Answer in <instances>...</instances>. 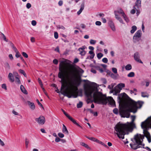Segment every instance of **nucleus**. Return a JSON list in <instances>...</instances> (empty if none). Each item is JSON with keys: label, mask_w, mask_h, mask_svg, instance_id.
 Masks as SVG:
<instances>
[{"label": "nucleus", "mask_w": 151, "mask_h": 151, "mask_svg": "<svg viewBox=\"0 0 151 151\" xmlns=\"http://www.w3.org/2000/svg\"><path fill=\"white\" fill-rule=\"evenodd\" d=\"M93 84L94 88H89L85 90V94L87 98V103L94 102L95 103L106 105L109 101L111 106H116L115 101L112 97H109V99L107 98L106 95L98 91L96 83L93 82Z\"/></svg>", "instance_id": "obj_1"}, {"label": "nucleus", "mask_w": 151, "mask_h": 151, "mask_svg": "<svg viewBox=\"0 0 151 151\" xmlns=\"http://www.w3.org/2000/svg\"><path fill=\"white\" fill-rule=\"evenodd\" d=\"M71 62L67 59H64L63 60L60 61L59 64V70L60 72L58 74L59 78H60L61 80L60 82L61 83V93L64 96H67L69 98L72 97L76 98L77 96L75 95L71 91H67V89L65 90L64 89L66 87L64 83L65 80V70L70 65Z\"/></svg>", "instance_id": "obj_2"}, {"label": "nucleus", "mask_w": 151, "mask_h": 151, "mask_svg": "<svg viewBox=\"0 0 151 151\" xmlns=\"http://www.w3.org/2000/svg\"><path fill=\"white\" fill-rule=\"evenodd\" d=\"M127 97L129 99L128 103L130 108L129 111L128 110H122L119 112V114L122 117H129L130 114L129 112L135 113L137 111L138 108H140L142 106L144 102L141 101H138L136 102L130 98L128 95L125 93H121L118 96L117 98L120 100L122 99L123 97Z\"/></svg>", "instance_id": "obj_3"}, {"label": "nucleus", "mask_w": 151, "mask_h": 151, "mask_svg": "<svg viewBox=\"0 0 151 151\" xmlns=\"http://www.w3.org/2000/svg\"><path fill=\"white\" fill-rule=\"evenodd\" d=\"M134 122L132 120L131 122H127L125 124H122L119 122L115 125L114 129L119 138L124 139L125 134H128L129 132H132L133 131L134 128L135 127Z\"/></svg>", "instance_id": "obj_4"}, {"label": "nucleus", "mask_w": 151, "mask_h": 151, "mask_svg": "<svg viewBox=\"0 0 151 151\" xmlns=\"http://www.w3.org/2000/svg\"><path fill=\"white\" fill-rule=\"evenodd\" d=\"M144 138V136L140 134H137L134 136V139L136 144H130L131 148L134 150H136L137 148L142 147L140 145H142V142Z\"/></svg>", "instance_id": "obj_5"}, {"label": "nucleus", "mask_w": 151, "mask_h": 151, "mask_svg": "<svg viewBox=\"0 0 151 151\" xmlns=\"http://www.w3.org/2000/svg\"><path fill=\"white\" fill-rule=\"evenodd\" d=\"M141 127L143 129V133L145 135L148 134V133H149L148 130L150 128L151 129V116L142 122Z\"/></svg>", "instance_id": "obj_6"}, {"label": "nucleus", "mask_w": 151, "mask_h": 151, "mask_svg": "<svg viewBox=\"0 0 151 151\" xmlns=\"http://www.w3.org/2000/svg\"><path fill=\"white\" fill-rule=\"evenodd\" d=\"M61 110L63 111L64 115L74 124L80 127V128H82V127L81 125H80L77 122L75 119H74L71 116L68 115V114L63 109H62Z\"/></svg>", "instance_id": "obj_7"}, {"label": "nucleus", "mask_w": 151, "mask_h": 151, "mask_svg": "<svg viewBox=\"0 0 151 151\" xmlns=\"http://www.w3.org/2000/svg\"><path fill=\"white\" fill-rule=\"evenodd\" d=\"M142 31L141 29L137 30L135 33L133 37L134 40L136 41H138L142 35Z\"/></svg>", "instance_id": "obj_8"}, {"label": "nucleus", "mask_w": 151, "mask_h": 151, "mask_svg": "<svg viewBox=\"0 0 151 151\" xmlns=\"http://www.w3.org/2000/svg\"><path fill=\"white\" fill-rule=\"evenodd\" d=\"M75 76V75L74 72L72 71L70 72V74L68 76V78L71 81V84L73 86L75 84V80L74 79L73 81V79H74Z\"/></svg>", "instance_id": "obj_9"}, {"label": "nucleus", "mask_w": 151, "mask_h": 151, "mask_svg": "<svg viewBox=\"0 0 151 151\" xmlns=\"http://www.w3.org/2000/svg\"><path fill=\"white\" fill-rule=\"evenodd\" d=\"M35 120L39 124L43 125L45 122V119L43 116H40L38 118H36Z\"/></svg>", "instance_id": "obj_10"}, {"label": "nucleus", "mask_w": 151, "mask_h": 151, "mask_svg": "<svg viewBox=\"0 0 151 151\" xmlns=\"http://www.w3.org/2000/svg\"><path fill=\"white\" fill-rule=\"evenodd\" d=\"M134 58L136 61L141 63H143L142 62L140 59V55L138 52H136L134 54Z\"/></svg>", "instance_id": "obj_11"}, {"label": "nucleus", "mask_w": 151, "mask_h": 151, "mask_svg": "<svg viewBox=\"0 0 151 151\" xmlns=\"http://www.w3.org/2000/svg\"><path fill=\"white\" fill-rule=\"evenodd\" d=\"M108 24L109 26H110L112 30L114 31H115L116 30V29L113 21L111 20H109Z\"/></svg>", "instance_id": "obj_12"}, {"label": "nucleus", "mask_w": 151, "mask_h": 151, "mask_svg": "<svg viewBox=\"0 0 151 151\" xmlns=\"http://www.w3.org/2000/svg\"><path fill=\"white\" fill-rule=\"evenodd\" d=\"M141 6V1L140 0H137L135 3V6H134V8L136 9V6L137 8H139Z\"/></svg>", "instance_id": "obj_13"}, {"label": "nucleus", "mask_w": 151, "mask_h": 151, "mask_svg": "<svg viewBox=\"0 0 151 151\" xmlns=\"http://www.w3.org/2000/svg\"><path fill=\"white\" fill-rule=\"evenodd\" d=\"M117 13H119L120 14H121L122 16L124 15L125 14L124 11H123V10L121 9H120L118 10L115 11H114V14L115 16V14H116V15H118L117 14Z\"/></svg>", "instance_id": "obj_14"}, {"label": "nucleus", "mask_w": 151, "mask_h": 151, "mask_svg": "<svg viewBox=\"0 0 151 151\" xmlns=\"http://www.w3.org/2000/svg\"><path fill=\"white\" fill-rule=\"evenodd\" d=\"M110 89V93H113L114 92V95H116L117 93L120 92V91L119 90H117L116 87H115L114 88V89Z\"/></svg>", "instance_id": "obj_15"}, {"label": "nucleus", "mask_w": 151, "mask_h": 151, "mask_svg": "<svg viewBox=\"0 0 151 151\" xmlns=\"http://www.w3.org/2000/svg\"><path fill=\"white\" fill-rule=\"evenodd\" d=\"M28 104L30 106V107L32 110H34L35 108V107L34 103L31 102L29 101H27Z\"/></svg>", "instance_id": "obj_16"}, {"label": "nucleus", "mask_w": 151, "mask_h": 151, "mask_svg": "<svg viewBox=\"0 0 151 151\" xmlns=\"http://www.w3.org/2000/svg\"><path fill=\"white\" fill-rule=\"evenodd\" d=\"M125 87V85L124 83H120L117 85V86H116L115 87H116V89L117 90H119L120 91L121 89Z\"/></svg>", "instance_id": "obj_17"}, {"label": "nucleus", "mask_w": 151, "mask_h": 151, "mask_svg": "<svg viewBox=\"0 0 151 151\" xmlns=\"http://www.w3.org/2000/svg\"><path fill=\"white\" fill-rule=\"evenodd\" d=\"M0 38L1 40H3L6 42H8V40L6 39L5 35L1 32H0Z\"/></svg>", "instance_id": "obj_18"}, {"label": "nucleus", "mask_w": 151, "mask_h": 151, "mask_svg": "<svg viewBox=\"0 0 151 151\" xmlns=\"http://www.w3.org/2000/svg\"><path fill=\"white\" fill-rule=\"evenodd\" d=\"M8 77L11 82H13L14 81V76L12 73H9L8 76Z\"/></svg>", "instance_id": "obj_19"}, {"label": "nucleus", "mask_w": 151, "mask_h": 151, "mask_svg": "<svg viewBox=\"0 0 151 151\" xmlns=\"http://www.w3.org/2000/svg\"><path fill=\"white\" fill-rule=\"evenodd\" d=\"M84 8V3H82L81 6V8L79 11L77 12V14L78 15H79L82 12Z\"/></svg>", "instance_id": "obj_20"}, {"label": "nucleus", "mask_w": 151, "mask_h": 151, "mask_svg": "<svg viewBox=\"0 0 151 151\" xmlns=\"http://www.w3.org/2000/svg\"><path fill=\"white\" fill-rule=\"evenodd\" d=\"M85 137L87 138V139H88L92 141H93V142H96L97 143H98V142H99V140L96 139V138H94V137H88V136H85Z\"/></svg>", "instance_id": "obj_21"}, {"label": "nucleus", "mask_w": 151, "mask_h": 151, "mask_svg": "<svg viewBox=\"0 0 151 151\" xmlns=\"http://www.w3.org/2000/svg\"><path fill=\"white\" fill-rule=\"evenodd\" d=\"M20 89L21 91L24 94H27L28 93L27 91L22 85H21L20 87Z\"/></svg>", "instance_id": "obj_22"}, {"label": "nucleus", "mask_w": 151, "mask_h": 151, "mask_svg": "<svg viewBox=\"0 0 151 151\" xmlns=\"http://www.w3.org/2000/svg\"><path fill=\"white\" fill-rule=\"evenodd\" d=\"M62 132L63 133L67 134H68L69 132L66 126L63 124Z\"/></svg>", "instance_id": "obj_23"}, {"label": "nucleus", "mask_w": 151, "mask_h": 151, "mask_svg": "<svg viewBox=\"0 0 151 151\" xmlns=\"http://www.w3.org/2000/svg\"><path fill=\"white\" fill-rule=\"evenodd\" d=\"M78 50L80 51V54L82 56H84L86 54V51L85 50H82L81 47L79 48Z\"/></svg>", "instance_id": "obj_24"}, {"label": "nucleus", "mask_w": 151, "mask_h": 151, "mask_svg": "<svg viewBox=\"0 0 151 151\" xmlns=\"http://www.w3.org/2000/svg\"><path fill=\"white\" fill-rule=\"evenodd\" d=\"M137 27L135 25L133 26L132 27V29L130 31V33L131 34H133L137 30Z\"/></svg>", "instance_id": "obj_25"}, {"label": "nucleus", "mask_w": 151, "mask_h": 151, "mask_svg": "<svg viewBox=\"0 0 151 151\" xmlns=\"http://www.w3.org/2000/svg\"><path fill=\"white\" fill-rule=\"evenodd\" d=\"M115 17L117 20H119L121 23L123 24H124L123 20L121 17L118 16V15H116L115 14Z\"/></svg>", "instance_id": "obj_26"}, {"label": "nucleus", "mask_w": 151, "mask_h": 151, "mask_svg": "<svg viewBox=\"0 0 151 151\" xmlns=\"http://www.w3.org/2000/svg\"><path fill=\"white\" fill-rule=\"evenodd\" d=\"M147 134H145V137L147 138L148 142L150 143L151 142V136L150 133H148Z\"/></svg>", "instance_id": "obj_27"}, {"label": "nucleus", "mask_w": 151, "mask_h": 151, "mask_svg": "<svg viewBox=\"0 0 151 151\" xmlns=\"http://www.w3.org/2000/svg\"><path fill=\"white\" fill-rule=\"evenodd\" d=\"M149 95L147 92H142L141 96L143 97H148Z\"/></svg>", "instance_id": "obj_28"}, {"label": "nucleus", "mask_w": 151, "mask_h": 151, "mask_svg": "<svg viewBox=\"0 0 151 151\" xmlns=\"http://www.w3.org/2000/svg\"><path fill=\"white\" fill-rule=\"evenodd\" d=\"M118 76L119 75L118 74H114L112 73L111 75V77L114 79H116L117 77H118Z\"/></svg>", "instance_id": "obj_29"}, {"label": "nucleus", "mask_w": 151, "mask_h": 151, "mask_svg": "<svg viewBox=\"0 0 151 151\" xmlns=\"http://www.w3.org/2000/svg\"><path fill=\"white\" fill-rule=\"evenodd\" d=\"M125 69L127 70H129L132 69V65L130 64H127L125 66Z\"/></svg>", "instance_id": "obj_30"}, {"label": "nucleus", "mask_w": 151, "mask_h": 151, "mask_svg": "<svg viewBox=\"0 0 151 151\" xmlns=\"http://www.w3.org/2000/svg\"><path fill=\"white\" fill-rule=\"evenodd\" d=\"M89 53L91 55V56H90V58L91 59H93L95 55L94 52L90 50L89 52Z\"/></svg>", "instance_id": "obj_31"}, {"label": "nucleus", "mask_w": 151, "mask_h": 151, "mask_svg": "<svg viewBox=\"0 0 151 151\" xmlns=\"http://www.w3.org/2000/svg\"><path fill=\"white\" fill-rule=\"evenodd\" d=\"M135 74L134 72H131L127 75V76L129 77H132L134 76Z\"/></svg>", "instance_id": "obj_32"}, {"label": "nucleus", "mask_w": 151, "mask_h": 151, "mask_svg": "<svg viewBox=\"0 0 151 151\" xmlns=\"http://www.w3.org/2000/svg\"><path fill=\"white\" fill-rule=\"evenodd\" d=\"M29 143V141L27 138L25 139V147L26 148H27L28 147V145Z\"/></svg>", "instance_id": "obj_33"}, {"label": "nucleus", "mask_w": 151, "mask_h": 151, "mask_svg": "<svg viewBox=\"0 0 151 151\" xmlns=\"http://www.w3.org/2000/svg\"><path fill=\"white\" fill-rule=\"evenodd\" d=\"M83 106V103L81 101H80L79 103L77 104V107L78 108H81Z\"/></svg>", "instance_id": "obj_34"}, {"label": "nucleus", "mask_w": 151, "mask_h": 151, "mask_svg": "<svg viewBox=\"0 0 151 151\" xmlns=\"http://www.w3.org/2000/svg\"><path fill=\"white\" fill-rule=\"evenodd\" d=\"M123 17L124 20L127 22H129V19L127 17L126 15L125 14L124 15H123Z\"/></svg>", "instance_id": "obj_35"}, {"label": "nucleus", "mask_w": 151, "mask_h": 151, "mask_svg": "<svg viewBox=\"0 0 151 151\" xmlns=\"http://www.w3.org/2000/svg\"><path fill=\"white\" fill-rule=\"evenodd\" d=\"M81 145L87 149L90 148L89 147L87 144H86V143L84 142H81Z\"/></svg>", "instance_id": "obj_36"}, {"label": "nucleus", "mask_w": 151, "mask_h": 151, "mask_svg": "<svg viewBox=\"0 0 151 151\" xmlns=\"http://www.w3.org/2000/svg\"><path fill=\"white\" fill-rule=\"evenodd\" d=\"M103 54L101 53H99L97 54V57L98 59H100L103 56Z\"/></svg>", "instance_id": "obj_37"}, {"label": "nucleus", "mask_w": 151, "mask_h": 151, "mask_svg": "<svg viewBox=\"0 0 151 151\" xmlns=\"http://www.w3.org/2000/svg\"><path fill=\"white\" fill-rule=\"evenodd\" d=\"M114 84L112 83L110 85H109L108 86V88L109 89H114Z\"/></svg>", "instance_id": "obj_38"}, {"label": "nucleus", "mask_w": 151, "mask_h": 151, "mask_svg": "<svg viewBox=\"0 0 151 151\" xmlns=\"http://www.w3.org/2000/svg\"><path fill=\"white\" fill-rule=\"evenodd\" d=\"M112 72L115 74H118L117 72V69L115 68H112Z\"/></svg>", "instance_id": "obj_39"}, {"label": "nucleus", "mask_w": 151, "mask_h": 151, "mask_svg": "<svg viewBox=\"0 0 151 151\" xmlns=\"http://www.w3.org/2000/svg\"><path fill=\"white\" fill-rule=\"evenodd\" d=\"M96 42L95 40L91 39L90 40V43L91 45H95Z\"/></svg>", "instance_id": "obj_40"}, {"label": "nucleus", "mask_w": 151, "mask_h": 151, "mask_svg": "<svg viewBox=\"0 0 151 151\" xmlns=\"http://www.w3.org/2000/svg\"><path fill=\"white\" fill-rule=\"evenodd\" d=\"M113 112L116 114H118V109L116 108H115L113 110Z\"/></svg>", "instance_id": "obj_41"}, {"label": "nucleus", "mask_w": 151, "mask_h": 151, "mask_svg": "<svg viewBox=\"0 0 151 151\" xmlns=\"http://www.w3.org/2000/svg\"><path fill=\"white\" fill-rule=\"evenodd\" d=\"M22 55L25 58H28V55L24 52H22Z\"/></svg>", "instance_id": "obj_42"}, {"label": "nucleus", "mask_w": 151, "mask_h": 151, "mask_svg": "<svg viewBox=\"0 0 151 151\" xmlns=\"http://www.w3.org/2000/svg\"><path fill=\"white\" fill-rule=\"evenodd\" d=\"M12 74H13V76H14V77H15V78L18 77V76H19V75H18L17 72H16V71L14 72H13V73Z\"/></svg>", "instance_id": "obj_43"}, {"label": "nucleus", "mask_w": 151, "mask_h": 151, "mask_svg": "<svg viewBox=\"0 0 151 151\" xmlns=\"http://www.w3.org/2000/svg\"><path fill=\"white\" fill-rule=\"evenodd\" d=\"M15 82L19 84L21 83L18 77L15 78Z\"/></svg>", "instance_id": "obj_44"}, {"label": "nucleus", "mask_w": 151, "mask_h": 151, "mask_svg": "<svg viewBox=\"0 0 151 151\" xmlns=\"http://www.w3.org/2000/svg\"><path fill=\"white\" fill-rule=\"evenodd\" d=\"M58 135L59 137L61 138H62L64 137V134L60 132L58 134Z\"/></svg>", "instance_id": "obj_45"}, {"label": "nucleus", "mask_w": 151, "mask_h": 151, "mask_svg": "<svg viewBox=\"0 0 151 151\" xmlns=\"http://www.w3.org/2000/svg\"><path fill=\"white\" fill-rule=\"evenodd\" d=\"M102 61L105 63H107L108 61V59L107 58H104L102 59Z\"/></svg>", "instance_id": "obj_46"}, {"label": "nucleus", "mask_w": 151, "mask_h": 151, "mask_svg": "<svg viewBox=\"0 0 151 151\" xmlns=\"http://www.w3.org/2000/svg\"><path fill=\"white\" fill-rule=\"evenodd\" d=\"M54 37L55 39H57L58 37V35L57 32H54Z\"/></svg>", "instance_id": "obj_47"}, {"label": "nucleus", "mask_w": 151, "mask_h": 151, "mask_svg": "<svg viewBox=\"0 0 151 151\" xmlns=\"http://www.w3.org/2000/svg\"><path fill=\"white\" fill-rule=\"evenodd\" d=\"M98 143H99L101 144V145H103L105 147H108V146L106 145L104 143H103L102 142L99 141V142H98Z\"/></svg>", "instance_id": "obj_48"}, {"label": "nucleus", "mask_w": 151, "mask_h": 151, "mask_svg": "<svg viewBox=\"0 0 151 151\" xmlns=\"http://www.w3.org/2000/svg\"><path fill=\"white\" fill-rule=\"evenodd\" d=\"M57 27L59 29H65V27L62 25H58L57 26Z\"/></svg>", "instance_id": "obj_49"}, {"label": "nucleus", "mask_w": 151, "mask_h": 151, "mask_svg": "<svg viewBox=\"0 0 151 151\" xmlns=\"http://www.w3.org/2000/svg\"><path fill=\"white\" fill-rule=\"evenodd\" d=\"M95 24L96 25L100 26L101 24V23L100 21H97L96 22Z\"/></svg>", "instance_id": "obj_50"}, {"label": "nucleus", "mask_w": 151, "mask_h": 151, "mask_svg": "<svg viewBox=\"0 0 151 151\" xmlns=\"http://www.w3.org/2000/svg\"><path fill=\"white\" fill-rule=\"evenodd\" d=\"M1 87L2 88L5 89V90H7V87L6 84H3L1 85Z\"/></svg>", "instance_id": "obj_51"}, {"label": "nucleus", "mask_w": 151, "mask_h": 151, "mask_svg": "<svg viewBox=\"0 0 151 151\" xmlns=\"http://www.w3.org/2000/svg\"><path fill=\"white\" fill-rule=\"evenodd\" d=\"M31 24L33 26H35L36 25L37 22L35 20H33L32 21Z\"/></svg>", "instance_id": "obj_52"}, {"label": "nucleus", "mask_w": 151, "mask_h": 151, "mask_svg": "<svg viewBox=\"0 0 151 151\" xmlns=\"http://www.w3.org/2000/svg\"><path fill=\"white\" fill-rule=\"evenodd\" d=\"M53 62L55 64L57 65L58 63V61L57 59H55L53 60Z\"/></svg>", "instance_id": "obj_53"}, {"label": "nucleus", "mask_w": 151, "mask_h": 151, "mask_svg": "<svg viewBox=\"0 0 151 151\" xmlns=\"http://www.w3.org/2000/svg\"><path fill=\"white\" fill-rule=\"evenodd\" d=\"M37 101L38 103V104L43 109H44V107L42 105V104L40 102L39 100L38 99L37 100Z\"/></svg>", "instance_id": "obj_54"}, {"label": "nucleus", "mask_w": 151, "mask_h": 151, "mask_svg": "<svg viewBox=\"0 0 151 151\" xmlns=\"http://www.w3.org/2000/svg\"><path fill=\"white\" fill-rule=\"evenodd\" d=\"M31 6V4L29 3H27L26 4V7L27 8L29 9Z\"/></svg>", "instance_id": "obj_55"}, {"label": "nucleus", "mask_w": 151, "mask_h": 151, "mask_svg": "<svg viewBox=\"0 0 151 151\" xmlns=\"http://www.w3.org/2000/svg\"><path fill=\"white\" fill-rule=\"evenodd\" d=\"M15 56L17 58H18L19 57H20L21 56V55L19 53V52H18L17 53H16Z\"/></svg>", "instance_id": "obj_56"}, {"label": "nucleus", "mask_w": 151, "mask_h": 151, "mask_svg": "<svg viewBox=\"0 0 151 151\" xmlns=\"http://www.w3.org/2000/svg\"><path fill=\"white\" fill-rule=\"evenodd\" d=\"M0 145L2 146H4V142L2 141L0 139Z\"/></svg>", "instance_id": "obj_57"}, {"label": "nucleus", "mask_w": 151, "mask_h": 151, "mask_svg": "<svg viewBox=\"0 0 151 151\" xmlns=\"http://www.w3.org/2000/svg\"><path fill=\"white\" fill-rule=\"evenodd\" d=\"M78 71V72L81 73H82L84 72L83 70L81 68H79Z\"/></svg>", "instance_id": "obj_58"}, {"label": "nucleus", "mask_w": 151, "mask_h": 151, "mask_svg": "<svg viewBox=\"0 0 151 151\" xmlns=\"http://www.w3.org/2000/svg\"><path fill=\"white\" fill-rule=\"evenodd\" d=\"M19 71L20 73L22 74H23L25 73L24 71L22 69L19 70Z\"/></svg>", "instance_id": "obj_59"}, {"label": "nucleus", "mask_w": 151, "mask_h": 151, "mask_svg": "<svg viewBox=\"0 0 151 151\" xmlns=\"http://www.w3.org/2000/svg\"><path fill=\"white\" fill-rule=\"evenodd\" d=\"M91 72L94 73H96V70L94 69L93 68L91 69Z\"/></svg>", "instance_id": "obj_60"}, {"label": "nucleus", "mask_w": 151, "mask_h": 151, "mask_svg": "<svg viewBox=\"0 0 151 151\" xmlns=\"http://www.w3.org/2000/svg\"><path fill=\"white\" fill-rule=\"evenodd\" d=\"M61 140V139H60L57 137L55 139V141L56 142H59Z\"/></svg>", "instance_id": "obj_61"}, {"label": "nucleus", "mask_w": 151, "mask_h": 151, "mask_svg": "<svg viewBox=\"0 0 151 151\" xmlns=\"http://www.w3.org/2000/svg\"><path fill=\"white\" fill-rule=\"evenodd\" d=\"M143 148L145 149L148 151H151V149L148 147H143Z\"/></svg>", "instance_id": "obj_62"}, {"label": "nucleus", "mask_w": 151, "mask_h": 151, "mask_svg": "<svg viewBox=\"0 0 151 151\" xmlns=\"http://www.w3.org/2000/svg\"><path fill=\"white\" fill-rule=\"evenodd\" d=\"M58 4L59 6H61L63 4V1L61 0L58 3Z\"/></svg>", "instance_id": "obj_63"}, {"label": "nucleus", "mask_w": 151, "mask_h": 151, "mask_svg": "<svg viewBox=\"0 0 151 151\" xmlns=\"http://www.w3.org/2000/svg\"><path fill=\"white\" fill-rule=\"evenodd\" d=\"M79 61V59L77 58H76L74 59L73 63H76Z\"/></svg>", "instance_id": "obj_64"}]
</instances>
